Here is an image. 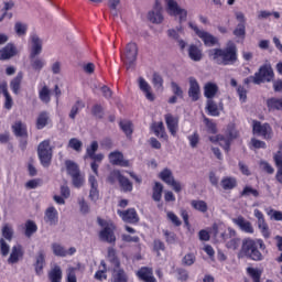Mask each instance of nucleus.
Masks as SVG:
<instances>
[{"label": "nucleus", "instance_id": "7ed1b4c3", "mask_svg": "<svg viewBox=\"0 0 282 282\" xmlns=\"http://www.w3.org/2000/svg\"><path fill=\"white\" fill-rule=\"evenodd\" d=\"M239 138V131H237L234 126H228L225 134H216L214 137H209V141L213 144H219L221 149H224L225 153H230V147L234 140Z\"/></svg>", "mask_w": 282, "mask_h": 282}, {"label": "nucleus", "instance_id": "412c9836", "mask_svg": "<svg viewBox=\"0 0 282 282\" xmlns=\"http://www.w3.org/2000/svg\"><path fill=\"white\" fill-rule=\"evenodd\" d=\"M24 254L25 252L23 251V247L21 245L13 246L10 257L8 259V263H11V264L19 263V261L23 259Z\"/></svg>", "mask_w": 282, "mask_h": 282}, {"label": "nucleus", "instance_id": "0e129e2a", "mask_svg": "<svg viewBox=\"0 0 282 282\" xmlns=\"http://www.w3.org/2000/svg\"><path fill=\"white\" fill-rule=\"evenodd\" d=\"M14 30H15V34H18V36H25V34H28V25H25L21 22L15 23Z\"/></svg>", "mask_w": 282, "mask_h": 282}, {"label": "nucleus", "instance_id": "473e14b6", "mask_svg": "<svg viewBox=\"0 0 282 282\" xmlns=\"http://www.w3.org/2000/svg\"><path fill=\"white\" fill-rule=\"evenodd\" d=\"M205 109L208 116H213L214 118H217L220 116L219 105L216 104L215 99H207Z\"/></svg>", "mask_w": 282, "mask_h": 282}, {"label": "nucleus", "instance_id": "052dcab7", "mask_svg": "<svg viewBox=\"0 0 282 282\" xmlns=\"http://www.w3.org/2000/svg\"><path fill=\"white\" fill-rule=\"evenodd\" d=\"M14 236V230L10 225H4L2 228V237L7 239V241H12V237Z\"/></svg>", "mask_w": 282, "mask_h": 282}, {"label": "nucleus", "instance_id": "c756f323", "mask_svg": "<svg viewBox=\"0 0 282 282\" xmlns=\"http://www.w3.org/2000/svg\"><path fill=\"white\" fill-rule=\"evenodd\" d=\"M139 87L141 91L145 94V98L148 100H150L151 102L155 100V96L153 95V93H151V86L149 85V83H147V79L144 77L139 78Z\"/></svg>", "mask_w": 282, "mask_h": 282}, {"label": "nucleus", "instance_id": "9b49d317", "mask_svg": "<svg viewBox=\"0 0 282 282\" xmlns=\"http://www.w3.org/2000/svg\"><path fill=\"white\" fill-rule=\"evenodd\" d=\"M121 58L128 67H131L138 61V44L135 42L128 43Z\"/></svg>", "mask_w": 282, "mask_h": 282}, {"label": "nucleus", "instance_id": "0eeeda50", "mask_svg": "<svg viewBox=\"0 0 282 282\" xmlns=\"http://www.w3.org/2000/svg\"><path fill=\"white\" fill-rule=\"evenodd\" d=\"M274 80V69L271 64H263L256 73V85L261 83H272Z\"/></svg>", "mask_w": 282, "mask_h": 282}, {"label": "nucleus", "instance_id": "c03bdc74", "mask_svg": "<svg viewBox=\"0 0 282 282\" xmlns=\"http://www.w3.org/2000/svg\"><path fill=\"white\" fill-rule=\"evenodd\" d=\"M247 274L253 282H261V274H263V271H261V269L249 267L247 268Z\"/></svg>", "mask_w": 282, "mask_h": 282}, {"label": "nucleus", "instance_id": "6e6d98bb", "mask_svg": "<svg viewBox=\"0 0 282 282\" xmlns=\"http://www.w3.org/2000/svg\"><path fill=\"white\" fill-rule=\"evenodd\" d=\"M240 195L241 197H259V191L252 188V186H245Z\"/></svg>", "mask_w": 282, "mask_h": 282}, {"label": "nucleus", "instance_id": "cd10ccee", "mask_svg": "<svg viewBox=\"0 0 282 282\" xmlns=\"http://www.w3.org/2000/svg\"><path fill=\"white\" fill-rule=\"evenodd\" d=\"M44 221L50 226H56L58 224V212L55 207H48L45 210Z\"/></svg>", "mask_w": 282, "mask_h": 282}, {"label": "nucleus", "instance_id": "f03ea898", "mask_svg": "<svg viewBox=\"0 0 282 282\" xmlns=\"http://www.w3.org/2000/svg\"><path fill=\"white\" fill-rule=\"evenodd\" d=\"M208 54L217 65H235L239 61L237 44L232 42L224 48H213Z\"/></svg>", "mask_w": 282, "mask_h": 282}, {"label": "nucleus", "instance_id": "423d86ee", "mask_svg": "<svg viewBox=\"0 0 282 282\" xmlns=\"http://www.w3.org/2000/svg\"><path fill=\"white\" fill-rule=\"evenodd\" d=\"M188 26L195 32L196 36L203 41L206 47H215V45H219V40L217 37L204 30H199L193 22H189Z\"/></svg>", "mask_w": 282, "mask_h": 282}, {"label": "nucleus", "instance_id": "49530a36", "mask_svg": "<svg viewBox=\"0 0 282 282\" xmlns=\"http://www.w3.org/2000/svg\"><path fill=\"white\" fill-rule=\"evenodd\" d=\"M65 166H66V171H67L68 175H70V177L74 175H78V173H80V170L78 169V164H76L72 160H66Z\"/></svg>", "mask_w": 282, "mask_h": 282}, {"label": "nucleus", "instance_id": "aec40b11", "mask_svg": "<svg viewBox=\"0 0 282 282\" xmlns=\"http://www.w3.org/2000/svg\"><path fill=\"white\" fill-rule=\"evenodd\" d=\"M202 91L199 88V83L195 77H189V89H188V96L193 100V102H197L199 100Z\"/></svg>", "mask_w": 282, "mask_h": 282}, {"label": "nucleus", "instance_id": "c85d7f7f", "mask_svg": "<svg viewBox=\"0 0 282 282\" xmlns=\"http://www.w3.org/2000/svg\"><path fill=\"white\" fill-rule=\"evenodd\" d=\"M154 135L161 140H169V134H166V128H164V122H154L151 127Z\"/></svg>", "mask_w": 282, "mask_h": 282}, {"label": "nucleus", "instance_id": "ddd939ff", "mask_svg": "<svg viewBox=\"0 0 282 282\" xmlns=\"http://www.w3.org/2000/svg\"><path fill=\"white\" fill-rule=\"evenodd\" d=\"M110 164L112 166H122L124 169H128V166H131V163L129 160H124V154L120 151L111 152L108 156Z\"/></svg>", "mask_w": 282, "mask_h": 282}, {"label": "nucleus", "instance_id": "2f4dec72", "mask_svg": "<svg viewBox=\"0 0 282 282\" xmlns=\"http://www.w3.org/2000/svg\"><path fill=\"white\" fill-rule=\"evenodd\" d=\"M188 56L191 61H194L195 63H199L202 58H204V54L202 53L200 48L197 47L195 44H191L188 47Z\"/></svg>", "mask_w": 282, "mask_h": 282}, {"label": "nucleus", "instance_id": "680f3d73", "mask_svg": "<svg viewBox=\"0 0 282 282\" xmlns=\"http://www.w3.org/2000/svg\"><path fill=\"white\" fill-rule=\"evenodd\" d=\"M122 173L120 172V170H112L108 176V182L110 184H116V181L118 180V182H120V180L122 178Z\"/></svg>", "mask_w": 282, "mask_h": 282}, {"label": "nucleus", "instance_id": "338daca9", "mask_svg": "<svg viewBox=\"0 0 282 282\" xmlns=\"http://www.w3.org/2000/svg\"><path fill=\"white\" fill-rule=\"evenodd\" d=\"M176 274H177V279L181 282H186L188 281V271L186 269L183 268H177L176 269Z\"/></svg>", "mask_w": 282, "mask_h": 282}, {"label": "nucleus", "instance_id": "dca6fc26", "mask_svg": "<svg viewBox=\"0 0 282 282\" xmlns=\"http://www.w3.org/2000/svg\"><path fill=\"white\" fill-rule=\"evenodd\" d=\"M164 118L167 130L170 131L171 135L175 138V135H177V130L180 129V119L171 113H166Z\"/></svg>", "mask_w": 282, "mask_h": 282}, {"label": "nucleus", "instance_id": "09e8293b", "mask_svg": "<svg viewBox=\"0 0 282 282\" xmlns=\"http://www.w3.org/2000/svg\"><path fill=\"white\" fill-rule=\"evenodd\" d=\"M119 127L127 138H131V135H133V123L131 121H120Z\"/></svg>", "mask_w": 282, "mask_h": 282}, {"label": "nucleus", "instance_id": "de8ad7c7", "mask_svg": "<svg viewBox=\"0 0 282 282\" xmlns=\"http://www.w3.org/2000/svg\"><path fill=\"white\" fill-rule=\"evenodd\" d=\"M80 109H85V101L78 99L70 109V112H69L70 120H76V116H78V111H80Z\"/></svg>", "mask_w": 282, "mask_h": 282}, {"label": "nucleus", "instance_id": "f257e3e1", "mask_svg": "<svg viewBox=\"0 0 282 282\" xmlns=\"http://www.w3.org/2000/svg\"><path fill=\"white\" fill-rule=\"evenodd\" d=\"M265 242L263 239L247 238L242 241L240 256L249 259L250 261H263L265 257Z\"/></svg>", "mask_w": 282, "mask_h": 282}, {"label": "nucleus", "instance_id": "864d4df0", "mask_svg": "<svg viewBox=\"0 0 282 282\" xmlns=\"http://www.w3.org/2000/svg\"><path fill=\"white\" fill-rule=\"evenodd\" d=\"M274 162L278 170L275 174V180L276 182H279V184H282V155H278Z\"/></svg>", "mask_w": 282, "mask_h": 282}, {"label": "nucleus", "instance_id": "a19ab883", "mask_svg": "<svg viewBox=\"0 0 282 282\" xmlns=\"http://www.w3.org/2000/svg\"><path fill=\"white\" fill-rule=\"evenodd\" d=\"M267 107L269 111H282V99L279 98H269L267 100Z\"/></svg>", "mask_w": 282, "mask_h": 282}, {"label": "nucleus", "instance_id": "f8f14e48", "mask_svg": "<svg viewBox=\"0 0 282 282\" xmlns=\"http://www.w3.org/2000/svg\"><path fill=\"white\" fill-rule=\"evenodd\" d=\"M117 214L126 224H138V221H140V217L138 216L135 208H128L126 210L118 209Z\"/></svg>", "mask_w": 282, "mask_h": 282}, {"label": "nucleus", "instance_id": "6ab92c4d", "mask_svg": "<svg viewBox=\"0 0 282 282\" xmlns=\"http://www.w3.org/2000/svg\"><path fill=\"white\" fill-rule=\"evenodd\" d=\"M12 133L15 138H25L28 140V124L25 122L18 120L11 126Z\"/></svg>", "mask_w": 282, "mask_h": 282}, {"label": "nucleus", "instance_id": "4468645a", "mask_svg": "<svg viewBox=\"0 0 282 282\" xmlns=\"http://www.w3.org/2000/svg\"><path fill=\"white\" fill-rule=\"evenodd\" d=\"M135 276L142 282H158V279H155V275L153 274V268L151 267H141L135 272Z\"/></svg>", "mask_w": 282, "mask_h": 282}, {"label": "nucleus", "instance_id": "3c124183", "mask_svg": "<svg viewBox=\"0 0 282 282\" xmlns=\"http://www.w3.org/2000/svg\"><path fill=\"white\" fill-rule=\"evenodd\" d=\"M166 250V245H164V241L160 239H154L153 240V252H156V257H161L162 253Z\"/></svg>", "mask_w": 282, "mask_h": 282}, {"label": "nucleus", "instance_id": "8fccbe9b", "mask_svg": "<svg viewBox=\"0 0 282 282\" xmlns=\"http://www.w3.org/2000/svg\"><path fill=\"white\" fill-rule=\"evenodd\" d=\"M100 268L96 273H95V279L97 281H105L107 279V263L105 260L100 261Z\"/></svg>", "mask_w": 282, "mask_h": 282}, {"label": "nucleus", "instance_id": "7c9ffc66", "mask_svg": "<svg viewBox=\"0 0 282 282\" xmlns=\"http://www.w3.org/2000/svg\"><path fill=\"white\" fill-rule=\"evenodd\" d=\"M51 122H52V120L50 119V112L42 111L37 116V119H36V122H35V127L39 130L45 129V126L50 124Z\"/></svg>", "mask_w": 282, "mask_h": 282}, {"label": "nucleus", "instance_id": "20e7f679", "mask_svg": "<svg viewBox=\"0 0 282 282\" xmlns=\"http://www.w3.org/2000/svg\"><path fill=\"white\" fill-rule=\"evenodd\" d=\"M97 224L102 228L99 231V239L106 243H116V225L100 217L97 218Z\"/></svg>", "mask_w": 282, "mask_h": 282}, {"label": "nucleus", "instance_id": "f3484780", "mask_svg": "<svg viewBox=\"0 0 282 282\" xmlns=\"http://www.w3.org/2000/svg\"><path fill=\"white\" fill-rule=\"evenodd\" d=\"M148 19L151 23H162L164 15H162V4L160 0H155L154 10L148 13Z\"/></svg>", "mask_w": 282, "mask_h": 282}, {"label": "nucleus", "instance_id": "f704fd0d", "mask_svg": "<svg viewBox=\"0 0 282 282\" xmlns=\"http://www.w3.org/2000/svg\"><path fill=\"white\" fill-rule=\"evenodd\" d=\"M129 278L127 276V272L124 269H120V264H117V269H113L112 272V282H128Z\"/></svg>", "mask_w": 282, "mask_h": 282}, {"label": "nucleus", "instance_id": "393cba45", "mask_svg": "<svg viewBox=\"0 0 282 282\" xmlns=\"http://www.w3.org/2000/svg\"><path fill=\"white\" fill-rule=\"evenodd\" d=\"M219 94V86L213 82H208L204 86V96L207 100H213Z\"/></svg>", "mask_w": 282, "mask_h": 282}, {"label": "nucleus", "instance_id": "79ce46f5", "mask_svg": "<svg viewBox=\"0 0 282 282\" xmlns=\"http://www.w3.org/2000/svg\"><path fill=\"white\" fill-rule=\"evenodd\" d=\"M22 82H23V73L20 72L10 83V87L13 94H19V91H21Z\"/></svg>", "mask_w": 282, "mask_h": 282}, {"label": "nucleus", "instance_id": "c9c22d12", "mask_svg": "<svg viewBox=\"0 0 282 282\" xmlns=\"http://www.w3.org/2000/svg\"><path fill=\"white\" fill-rule=\"evenodd\" d=\"M48 280L51 282H62L63 281V269L59 265H54L48 272Z\"/></svg>", "mask_w": 282, "mask_h": 282}, {"label": "nucleus", "instance_id": "5701e85b", "mask_svg": "<svg viewBox=\"0 0 282 282\" xmlns=\"http://www.w3.org/2000/svg\"><path fill=\"white\" fill-rule=\"evenodd\" d=\"M33 265H34L35 274L37 276H41V274H43V269L45 268V251L44 250H40L37 252V256L35 257V262Z\"/></svg>", "mask_w": 282, "mask_h": 282}, {"label": "nucleus", "instance_id": "69168bd1", "mask_svg": "<svg viewBox=\"0 0 282 282\" xmlns=\"http://www.w3.org/2000/svg\"><path fill=\"white\" fill-rule=\"evenodd\" d=\"M172 91L174 96H177V98H184V90H182V87L175 82L171 83Z\"/></svg>", "mask_w": 282, "mask_h": 282}, {"label": "nucleus", "instance_id": "ea45409f", "mask_svg": "<svg viewBox=\"0 0 282 282\" xmlns=\"http://www.w3.org/2000/svg\"><path fill=\"white\" fill-rule=\"evenodd\" d=\"M162 193H164V185L160 182H155L152 187V199L153 202H162Z\"/></svg>", "mask_w": 282, "mask_h": 282}, {"label": "nucleus", "instance_id": "e433bc0d", "mask_svg": "<svg viewBox=\"0 0 282 282\" xmlns=\"http://www.w3.org/2000/svg\"><path fill=\"white\" fill-rule=\"evenodd\" d=\"M0 94H3L6 101H4V109H12V96H10V93L8 91V84H0Z\"/></svg>", "mask_w": 282, "mask_h": 282}, {"label": "nucleus", "instance_id": "4d7b16f0", "mask_svg": "<svg viewBox=\"0 0 282 282\" xmlns=\"http://www.w3.org/2000/svg\"><path fill=\"white\" fill-rule=\"evenodd\" d=\"M31 66L35 72H41V69L45 67V59L34 57L33 59H31Z\"/></svg>", "mask_w": 282, "mask_h": 282}, {"label": "nucleus", "instance_id": "a18cd8bd", "mask_svg": "<svg viewBox=\"0 0 282 282\" xmlns=\"http://www.w3.org/2000/svg\"><path fill=\"white\" fill-rule=\"evenodd\" d=\"M191 206L192 208H194V210H198V213H208V204L206 203V200H192L191 202Z\"/></svg>", "mask_w": 282, "mask_h": 282}, {"label": "nucleus", "instance_id": "a211bd4d", "mask_svg": "<svg viewBox=\"0 0 282 282\" xmlns=\"http://www.w3.org/2000/svg\"><path fill=\"white\" fill-rule=\"evenodd\" d=\"M232 223L236 224V226H238L242 232H247V235H254V227H252V223L246 220L243 216L234 218Z\"/></svg>", "mask_w": 282, "mask_h": 282}, {"label": "nucleus", "instance_id": "2eb2a0df", "mask_svg": "<svg viewBox=\"0 0 282 282\" xmlns=\"http://www.w3.org/2000/svg\"><path fill=\"white\" fill-rule=\"evenodd\" d=\"M254 215L258 219V228L261 231L262 237H264V239H270V227L265 223V218L263 217V213L259 209H256Z\"/></svg>", "mask_w": 282, "mask_h": 282}, {"label": "nucleus", "instance_id": "5fc2aeb1", "mask_svg": "<svg viewBox=\"0 0 282 282\" xmlns=\"http://www.w3.org/2000/svg\"><path fill=\"white\" fill-rule=\"evenodd\" d=\"M68 148L73 149V151H76L77 153H80L83 151V141L78 140L77 138H72L68 141Z\"/></svg>", "mask_w": 282, "mask_h": 282}, {"label": "nucleus", "instance_id": "1a4fd4ad", "mask_svg": "<svg viewBox=\"0 0 282 282\" xmlns=\"http://www.w3.org/2000/svg\"><path fill=\"white\" fill-rule=\"evenodd\" d=\"M160 180L167 184V186H172L175 193H182V184L175 181V176L173 175V171L171 169L165 167L159 174Z\"/></svg>", "mask_w": 282, "mask_h": 282}, {"label": "nucleus", "instance_id": "6e6552de", "mask_svg": "<svg viewBox=\"0 0 282 282\" xmlns=\"http://www.w3.org/2000/svg\"><path fill=\"white\" fill-rule=\"evenodd\" d=\"M167 6V13L170 17H178L180 23H184L188 17V11L186 9L180 8L177 1L175 0H164Z\"/></svg>", "mask_w": 282, "mask_h": 282}, {"label": "nucleus", "instance_id": "72a5a7b5", "mask_svg": "<svg viewBox=\"0 0 282 282\" xmlns=\"http://www.w3.org/2000/svg\"><path fill=\"white\" fill-rule=\"evenodd\" d=\"M220 186L223 191H232L237 188V178L232 176H225L220 181Z\"/></svg>", "mask_w": 282, "mask_h": 282}, {"label": "nucleus", "instance_id": "bb28decb", "mask_svg": "<svg viewBox=\"0 0 282 282\" xmlns=\"http://www.w3.org/2000/svg\"><path fill=\"white\" fill-rule=\"evenodd\" d=\"M88 182L90 185L89 198L93 202H98V198L100 197V192L98 191V180H96V176L90 175L88 177Z\"/></svg>", "mask_w": 282, "mask_h": 282}, {"label": "nucleus", "instance_id": "39448f33", "mask_svg": "<svg viewBox=\"0 0 282 282\" xmlns=\"http://www.w3.org/2000/svg\"><path fill=\"white\" fill-rule=\"evenodd\" d=\"M54 151L50 145V139L42 141L37 147V158L44 169H50Z\"/></svg>", "mask_w": 282, "mask_h": 282}, {"label": "nucleus", "instance_id": "58836bf2", "mask_svg": "<svg viewBox=\"0 0 282 282\" xmlns=\"http://www.w3.org/2000/svg\"><path fill=\"white\" fill-rule=\"evenodd\" d=\"M39 98L44 105H50L52 102V90H50V87L43 86L39 90Z\"/></svg>", "mask_w": 282, "mask_h": 282}, {"label": "nucleus", "instance_id": "13d9d810", "mask_svg": "<svg viewBox=\"0 0 282 282\" xmlns=\"http://www.w3.org/2000/svg\"><path fill=\"white\" fill-rule=\"evenodd\" d=\"M52 248L55 257H67V250L63 246L53 243Z\"/></svg>", "mask_w": 282, "mask_h": 282}, {"label": "nucleus", "instance_id": "e2e57ef3", "mask_svg": "<svg viewBox=\"0 0 282 282\" xmlns=\"http://www.w3.org/2000/svg\"><path fill=\"white\" fill-rule=\"evenodd\" d=\"M205 127H207L208 133H217V123H215L213 120H210L208 117L204 118Z\"/></svg>", "mask_w": 282, "mask_h": 282}, {"label": "nucleus", "instance_id": "a878e982", "mask_svg": "<svg viewBox=\"0 0 282 282\" xmlns=\"http://www.w3.org/2000/svg\"><path fill=\"white\" fill-rule=\"evenodd\" d=\"M229 235H235V231L229 230V234L223 232L221 239L226 242V248H228V250H237L241 240L239 238H230L228 240Z\"/></svg>", "mask_w": 282, "mask_h": 282}, {"label": "nucleus", "instance_id": "603ef678", "mask_svg": "<svg viewBox=\"0 0 282 282\" xmlns=\"http://www.w3.org/2000/svg\"><path fill=\"white\" fill-rule=\"evenodd\" d=\"M91 115L94 118L102 120L105 118V110L102 109V106L100 104L94 105L91 108Z\"/></svg>", "mask_w": 282, "mask_h": 282}, {"label": "nucleus", "instance_id": "4be33fe9", "mask_svg": "<svg viewBox=\"0 0 282 282\" xmlns=\"http://www.w3.org/2000/svg\"><path fill=\"white\" fill-rule=\"evenodd\" d=\"M31 41L32 48L30 53V58L33 59L36 58V56H39V54L43 52V43L41 42V39H39V35H32Z\"/></svg>", "mask_w": 282, "mask_h": 282}, {"label": "nucleus", "instance_id": "774afa93", "mask_svg": "<svg viewBox=\"0 0 282 282\" xmlns=\"http://www.w3.org/2000/svg\"><path fill=\"white\" fill-rule=\"evenodd\" d=\"M195 261H196L195 256L193 253H187V254L184 256V258L182 260V263H183V265L191 267L195 263Z\"/></svg>", "mask_w": 282, "mask_h": 282}, {"label": "nucleus", "instance_id": "bf43d9fd", "mask_svg": "<svg viewBox=\"0 0 282 282\" xmlns=\"http://www.w3.org/2000/svg\"><path fill=\"white\" fill-rule=\"evenodd\" d=\"M187 140L192 149H197V144H199V132L194 131L193 134L187 137Z\"/></svg>", "mask_w": 282, "mask_h": 282}, {"label": "nucleus", "instance_id": "4c0bfd02", "mask_svg": "<svg viewBox=\"0 0 282 282\" xmlns=\"http://www.w3.org/2000/svg\"><path fill=\"white\" fill-rule=\"evenodd\" d=\"M39 230V226L36 225V223L34 220H26L24 224V235L25 237H28V239H30V237H32L33 235H35V232H37Z\"/></svg>", "mask_w": 282, "mask_h": 282}, {"label": "nucleus", "instance_id": "b1692460", "mask_svg": "<svg viewBox=\"0 0 282 282\" xmlns=\"http://www.w3.org/2000/svg\"><path fill=\"white\" fill-rule=\"evenodd\" d=\"M13 56H17V46L9 43L2 50H0V61H10Z\"/></svg>", "mask_w": 282, "mask_h": 282}, {"label": "nucleus", "instance_id": "37998d69", "mask_svg": "<svg viewBox=\"0 0 282 282\" xmlns=\"http://www.w3.org/2000/svg\"><path fill=\"white\" fill-rule=\"evenodd\" d=\"M119 186L123 193H131L133 191V183L124 175L119 178Z\"/></svg>", "mask_w": 282, "mask_h": 282}, {"label": "nucleus", "instance_id": "9d476101", "mask_svg": "<svg viewBox=\"0 0 282 282\" xmlns=\"http://www.w3.org/2000/svg\"><path fill=\"white\" fill-rule=\"evenodd\" d=\"M252 131L256 135H261L263 140H272L273 131L270 123H261V121H252Z\"/></svg>", "mask_w": 282, "mask_h": 282}]
</instances>
